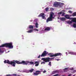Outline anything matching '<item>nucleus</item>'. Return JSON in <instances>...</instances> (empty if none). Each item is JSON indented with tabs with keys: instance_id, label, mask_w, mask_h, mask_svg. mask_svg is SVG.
Listing matches in <instances>:
<instances>
[{
	"instance_id": "1",
	"label": "nucleus",
	"mask_w": 76,
	"mask_h": 76,
	"mask_svg": "<svg viewBox=\"0 0 76 76\" xmlns=\"http://www.w3.org/2000/svg\"><path fill=\"white\" fill-rule=\"evenodd\" d=\"M12 42H11L9 43H7L4 44L2 45L1 46H0V48L1 47H7V48H13V46L12 45ZM0 53L1 54V53H4V51L1 50V49L0 48Z\"/></svg>"
},
{
	"instance_id": "2",
	"label": "nucleus",
	"mask_w": 76,
	"mask_h": 76,
	"mask_svg": "<svg viewBox=\"0 0 76 76\" xmlns=\"http://www.w3.org/2000/svg\"><path fill=\"white\" fill-rule=\"evenodd\" d=\"M54 15V14L53 12H51L50 13L49 17L46 20L47 23H48L50 21H52L53 20V19H54V17H53Z\"/></svg>"
},
{
	"instance_id": "3",
	"label": "nucleus",
	"mask_w": 76,
	"mask_h": 76,
	"mask_svg": "<svg viewBox=\"0 0 76 76\" xmlns=\"http://www.w3.org/2000/svg\"><path fill=\"white\" fill-rule=\"evenodd\" d=\"M7 63L8 64H11L13 67H15V64H16V63L15 62V60H14L13 61H10L9 60H7Z\"/></svg>"
},
{
	"instance_id": "4",
	"label": "nucleus",
	"mask_w": 76,
	"mask_h": 76,
	"mask_svg": "<svg viewBox=\"0 0 76 76\" xmlns=\"http://www.w3.org/2000/svg\"><path fill=\"white\" fill-rule=\"evenodd\" d=\"M54 58H50L49 57L48 58H42L41 60H43L44 61H45L46 63H47V62H49L50 61V59H51V60H52V59H53Z\"/></svg>"
},
{
	"instance_id": "5",
	"label": "nucleus",
	"mask_w": 76,
	"mask_h": 76,
	"mask_svg": "<svg viewBox=\"0 0 76 76\" xmlns=\"http://www.w3.org/2000/svg\"><path fill=\"white\" fill-rule=\"evenodd\" d=\"M61 56V53H58L55 54L50 55L49 56V57H56L57 56Z\"/></svg>"
},
{
	"instance_id": "6",
	"label": "nucleus",
	"mask_w": 76,
	"mask_h": 76,
	"mask_svg": "<svg viewBox=\"0 0 76 76\" xmlns=\"http://www.w3.org/2000/svg\"><path fill=\"white\" fill-rule=\"evenodd\" d=\"M53 5L54 7H57L58 6H59L60 7H61V5L58 2H56L54 3L53 4Z\"/></svg>"
},
{
	"instance_id": "7",
	"label": "nucleus",
	"mask_w": 76,
	"mask_h": 76,
	"mask_svg": "<svg viewBox=\"0 0 76 76\" xmlns=\"http://www.w3.org/2000/svg\"><path fill=\"white\" fill-rule=\"evenodd\" d=\"M14 62L18 64H24L25 63V61H22L21 62H20L19 61L16 60Z\"/></svg>"
},
{
	"instance_id": "8",
	"label": "nucleus",
	"mask_w": 76,
	"mask_h": 76,
	"mask_svg": "<svg viewBox=\"0 0 76 76\" xmlns=\"http://www.w3.org/2000/svg\"><path fill=\"white\" fill-rule=\"evenodd\" d=\"M48 53V52H47V51L45 50L40 56L41 57H45L47 56Z\"/></svg>"
},
{
	"instance_id": "9",
	"label": "nucleus",
	"mask_w": 76,
	"mask_h": 76,
	"mask_svg": "<svg viewBox=\"0 0 76 76\" xmlns=\"http://www.w3.org/2000/svg\"><path fill=\"white\" fill-rule=\"evenodd\" d=\"M28 63H30V64H34V63L33 62H30L29 61H25L24 64L27 65Z\"/></svg>"
},
{
	"instance_id": "10",
	"label": "nucleus",
	"mask_w": 76,
	"mask_h": 76,
	"mask_svg": "<svg viewBox=\"0 0 76 76\" xmlns=\"http://www.w3.org/2000/svg\"><path fill=\"white\" fill-rule=\"evenodd\" d=\"M45 14H44V13H42L40 14L38 16V17H42V18L44 19H45Z\"/></svg>"
},
{
	"instance_id": "11",
	"label": "nucleus",
	"mask_w": 76,
	"mask_h": 76,
	"mask_svg": "<svg viewBox=\"0 0 76 76\" xmlns=\"http://www.w3.org/2000/svg\"><path fill=\"white\" fill-rule=\"evenodd\" d=\"M40 72H41V71H37L36 72V73H34V75L35 76H37L38 75H39V74H40Z\"/></svg>"
},
{
	"instance_id": "12",
	"label": "nucleus",
	"mask_w": 76,
	"mask_h": 76,
	"mask_svg": "<svg viewBox=\"0 0 76 76\" xmlns=\"http://www.w3.org/2000/svg\"><path fill=\"white\" fill-rule=\"evenodd\" d=\"M65 18H66V19H69V20H72V18H70V17L69 16V15H66L65 16Z\"/></svg>"
},
{
	"instance_id": "13",
	"label": "nucleus",
	"mask_w": 76,
	"mask_h": 76,
	"mask_svg": "<svg viewBox=\"0 0 76 76\" xmlns=\"http://www.w3.org/2000/svg\"><path fill=\"white\" fill-rule=\"evenodd\" d=\"M34 64H37L35 65L36 66H38L39 65V61H36L34 63Z\"/></svg>"
},
{
	"instance_id": "14",
	"label": "nucleus",
	"mask_w": 76,
	"mask_h": 76,
	"mask_svg": "<svg viewBox=\"0 0 76 76\" xmlns=\"http://www.w3.org/2000/svg\"><path fill=\"white\" fill-rule=\"evenodd\" d=\"M60 20H61V21H64L66 20V18L64 17L60 18Z\"/></svg>"
},
{
	"instance_id": "15",
	"label": "nucleus",
	"mask_w": 76,
	"mask_h": 76,
	"mask_svg": "<svg viewBox=\"0 0 76 76\" xmlns=\"http://www.w3.org/2000/svg\"><path fill=\"white\" fill-rule=\"evenodd\" d=\"M72 19L71 20H72V22H76V18H72Z\"/></svg>"
},
{
	"instance_id": "16",
	"label": "nucleus",
	"mask_w": 76,
	"mask_h": 76,
	"mask_svg": "<svg viewBox=\"0 0 76 76\" xmlns=\"http://www.w3.org/2000/svg\"><path fill=\"white\" fill-rule=\"evenodd\" d=\"M69 69V67L66 68L65 69H63L64 72H67V71H69L68 69Z\"/></svg>"
},
{
	"instance_id": "17",
	"label": "nucleus",
	"mask_w": 76,
	"mask_h": 76,
	"mask_svg": "<svg viewBox=\"0 0 76 76\" xmlns=\"http://www.w3.org/2000/svg\"><path fill=\"white\" fill-rule=\"evenodd\" d=\"M50 30V28L49 27H47L45 29V31H48Z\"/></svg>"
},
{
	"instance_id": "18",
	"label": "nucleus",
	"mask_w": 76,
	"mask_h": 76,
	"mask_svg": "<svg viewBox=\"0 0 76 76\" xmlns=\"http://www.w3.org/2000/svg\"><path fill=\"white\" fill-rule=\"evenodd\" d=\"M72 20L71 21L69 20L67 22V23H68L69 24H72Z\"/></svg>"
},
{
	"instance_id": "19",
	"label": "nucleus",
	"mask_w": 76,
	"mask_h": 76,
	"mask_svg": "<svg viewBox=\"0 0 76 76\" xmlns=\"http://www.w3.org/2000/svg\"><path fill=\"white\" fill-rule=\"evenodd\" d=\"M69 54H72V55H75V53L74 52H70L68 53Z\"/></svg>"
},
{
	"instance_id": "20",
	"label": "nucleus",
	"mask_w": 76,
	"mask_h": 76,
	"mask_svg": "<svg viewBox=\"0 0 76 76\" xmlns=\"http://www.w3.org/2000/svg\"><path fill=\"white\" fill-rule=\"evenodd\" d=\"M29 29H34V26H33L29 25Z\"/></svg>"
},
{
	"instance_id": "21",
	"label": "nucleus",
	"mask_w": 76,
	"mask_h": 76,
	"mask_svg": "<svg viewBox=\"0 0 76 76\" xmlns=\"http://www.w3.org/2000/svg\"><path fill=\"white\" fill-rule=\"evenodd\" d=\"M34 70V69H31L30 70H29L28 71V72H30V73H32V72H33Z\"/></svg>"
},
{
	"instance_id": "22",
	"label": "nucleus",
	"mask_w": 76,
	"mask_h": 76,
	"mask_svg": "<svg viewBox=\"0 0 76 76\" xmlns=\"http://www.w3.org/2000/svg\"><path fill=\"white\" fill-rule=\"evenodd\" d=\"M36 28H38V24L37 23H36L35 24Z\"/></svg>"
},
{
	"instance_id": "23",
	"label": "nucleus",
	"mask_w": 76,
	"mask_h": 76,
	"mask_svg": "<svg viewBox=\"0 0 76 76\" xmlns=\"http://www.w3.org/2000/svg\"><path fill=\"white\" fill-rule=\"evenodd\" d=\"M72 16H76V12H74L72 15Z\"/></svg>"
},
{
	"instance_id": "24",
	"label": "nucleus",
	"mask_w": 76,
	"mask_h": 76,
	"mask_svg": "<svg viewBox=\"0 0 76 76\" xmlns=\"http://www.w3.org/2000/svg\"><path fill=\"white\" fill-rule=\"evenodd\" d=\"M33 31V30H30L29 31H28L27 32H28V33H31V32H32Z\"/></svg>"
},
{
	"instance_id": "25",
	"label": "nucleus",
	"mask_w": 76,
	"mask_h": 76,
	"mask_svg": "<svg viewBox=\"0 0 76 76\" xmlns=\"http://www.w3.org/2000/svg\"><path fill=\"white\" fill-rule=\"evenodd\" d=\"M49 10V8L48 7H47L45 9V10L46 11V12H48V10Z\"/></svg>"
},
{
	"instance_id": "26",
	"label": "nucleus",
	"mask_w": 76,
	"mask_h": 76,
	"mask_svg": "<svg viewBox=\"0 0 76 76\" xmlns=\"http://www.w3.org/2000/svg\"><path fill=\"white\" fill-rule=\"evenodd\" d=\"M73 26L74 28H76V24H74L73 25Z\"/></svg>"
},
{
	"instance_id": "27",
	"label": "nucleus",
	"mask_w": 76,
	"mask_h": 76,
	"mask_svg": "<svg viewBox=\"0 0 76 76\" xmlns=\"http://www.w3.org/2000/svg\"><path fill=\"white\" fill-rule=\"evenodd\" d=\"M69 13H72V11L69 10L68 11Z\"/></svg>"
},
{
	"instance_id": "28",
	"label": "nucleus",
	"mask_w": 76,
	"mask_h": 76,
	"mask_svg": "<svg viewBox=\"0 0 76 76\" xmlns=\"http://www.w3.org/2000/svg\"><path fill=\"white\" fill-rule=\"evenodd\" d=\"M65 14V13H63L61 15L62 16H63Z\"/></svg>"
},
{
	"instance_id": "29",
	"label": "nucleus",
	"mask_w": 76,
	"mask_h": 76,
	"mask_svg": "<svg viewBox=\"0 0 76 76\" xmlns=\"http://www.w3.org/2000/svg\"><path fill=\"white\" fill-rule=\"evenodd\" d=\"M45 64V62L43 61L41 63V64Z\"/></svg>"
},
{
	"instance_id": "30",
	"label": "nucleus",
	"mask_w": 76,
	"mask_h": 76,
	"mask_svg": "<svg viewBox=\"0 0 76 76\" xmlns=\"http://www.w3.org/2000/svg\"><path fill=\"white\" fill-rule=\"evenodd\" d=\"M4 63H7V61L6 60H5L4 61Z\"/></svg>"
},
{
	"instance_id": "31",
	"label": "nucleus",
	"mask_w": 76,
	"mask_h": 76,
	"mask_svg": "<svg viewBox=\"0 0 76 76\" xmlns=\"http://www.w3.org/2000/svg\"><path fill=\"white\" fill-rule=\"evenodd\" d=\"M61 13H62V12H59L58 13V15H61Z\"/></svg>"
},
{
	"instance_id": "32",
	"label": "nucleus",
	"mask_w": 76,
	"mask_h": 76,
	"mask_svg": "<svg viewBox=\"0 0 76 76\" xmlns=\"http://www.w3.org/2000/svg\"><path fill=\"white\" fill-rule=\"evenodd\" d=\"M51 62H49V64H48V65H50V66H51Z\"/></svg>"
},
{
	"instance_id": "33",
	"label": "nucleus",
	"mask_w": 76,
	"mask_h": 76,
	"mask_svg": "<svg viewBox=\"0 0 76 76\" xmlns=\"http://www.w3.org/2000/svg\"><path fill=\"white\" fill-rule=\"evenodd\" d=\"M46 71L45 70L44 71H43V73H46Z\"/></svg>"
},
{
	"instance_id": "34",
	"label": "nucleus",
	"mask_w": 76,
	"mask_h": 76,
	"mask_svg": "<svg viewBox=\"0 0 76 76\" xmlns=\"http://www.w3.org/2000/svg\"><path fill=\"white\" fill-rule=\"evenodd\" d=\"M73 68H70V70H73Z\"/></svg>"
},
{
	"instance_id": "35",
	"label": "nucleus",
	"mask_w": 76,
	"mask_h": 76,
	"mask_svg": "<svg viewBox=\"0 0 76 76\" xmlns=\"http://www.w3.org/2000/svg\"><path fill=\"white\" fill-rule=\"evenodd\" d=\"M35 31H38V30L37 29H36L34 30Z\"/></svg>"
},
{
	"instance_id": "36",
	"label": "nucleus",
	"mask_w": 76,
	"mask_h": 76,
	"mask_svg": "<svg viewBox=\"0 0 76 76\" xmlns=\"http://www.w3.org/2000/svg\"><path fill=\"white\" fill-rule=\"evenodd\" d=\"M52 53H49V54H48V55L49 56H50V55H52Z\"/></svg>"
},
{
	"instance_id": "37",
	"label": "nucleus",
	"mask_w": 76,
	"mask_h": 76,
	"mask_svg": "<svg viewBox=\"0 0 76 76\" xmlns=\"http://www.w3.org/2000/svg\"><path fill=\"white\" fill-rule=\"evenodd\" d=\"M41 56L40 55H39V56L38 57V58H40V56Z\"/></svg>"
},
{
	"instance_id": "38",
	"label": "nucleus",
	"mask_w": 76,
	"mask_h": 76,
	"mask_svg": "<svg viewBox=\"0 0 76 76\" xmlns=\"http://www.w3.org/2000/svg\"><path fill=\"white\" fill-rule=\"evenodd\" d=\"M6 76H11V75H7Z\"/></svg>"
},
{
	"instance_id": "39",
	"label": "nucleus",
	"mask_w": 76,
	"mask_h": 76,
	"mask_svg": "<svg viewBox=\"0 0 76 76\" xmlns=\"http://www.w3.org/2000/svg\"><path fill=\"white\" fill-rule=\"evenodd\" d=\"M56 60H57V61H58L59 60V59H56Z\"/></svg>"
},
{
	"instance_id": "40",
	"label": "nucleus",
	"mask_w": 76,
	"mask_h": 76,
	"mask_svg": "<svg viewBox=\"0 0 76 76\" xmlns=\"http://www.w3.org/2000/svg\"><path fill=\"white\" fill-rule=\"evenodd\" d=\"M71 76V74L69 75L68 76Z\"/></svg>"
},
{
	"instance_id": "41",
	"label": "nucleus",
	"mask_w": 76,
	"mask_h": 76,
	"mask_svg": "<svg viewBox=\"0 0 76 76\" xmlns=\"http://www.w3.org/2000/svg\"><path fill=\"white\" fill-rule=\"evenodd\" d=\"M66 56H67V52H66Z\"/></svg>"
},
{
	"instance_id": "42",
	"label": "nucleus",
	"mask_w": 76,
	"mask_h": 76,
	"mask_svg": "<svg viewBox=\"0 0 76 76\" xmlns=\"http://www.w3.org/2000/svg\"><path fill=\"white\" fill-rule=\"evenodd\" d=\"M57 71H55V73H57Z\"/></svg>"
},
{
	"instance_id": "43",
	"label": "nucleus",
	"mask_w": 76,
	"mask_h": 76,
	"mask_svg": "<svg viewBox=\"0 0 76 76\" xmlns=\"http://www.w3.org/2000/svg\"><path fill=\"white\" fill-rule=\"evenodd\" d=\"M74 44H76V42H74Z\"/></svg>"
},
{
	"instance_id": "44",
	"label": "nucleus",
	"mask_w": 76,
	"mask_h": 76,
	"mask_svg": "<svg viewBox=\"0 0 76 76\" xmlns=\"http://www.w3.org/2000/svg\"><path fill=\"white\" fill-rule=\"evenodd\" d=\"M75 55L76 56V53H75Z\"/></svg>"
},
{
	"instance_id": "45",
	"label": "nucleus",
	"mask_w": 76,
	"mask_h": 76,
	"mask_svg": "<svg viewBox=\"0 0 76 76\" xmlns=\"http://www.w3.org/2000/svg\"><path fill=\"white\" fill-rule=\"evenodd\" d=\"M73 76H75V75H73Z\"/></svg>"
},
{
	"instance_id": "46",
	"label": "nucleus",
	"mask_w": 76,
	"mask_h": 76,
	"mask_svg": "<svg viewBox=\"0 0 76 76\" xmlns=\"http://www.w3.org/2000/svg\"><path fill=\"white\" fill-rule=\"evenodd\" d=\"M15 75H16V74H15Z\"/></svg>"
},
{
	"instance_id": "47",
	"label": "nucleus",
	"mask_w": 76,
	"mask_h": 76,
	"mask_svg": "<svg viewBox=\"0 0 76 76\" xmlns=\"http://www.w3.org/2000/svg\"><path fill=\"white\" fill-rule=\"evenodd\" d=\"M0 55H1V54H0Z\"/></svg>"
}]
</instances>
